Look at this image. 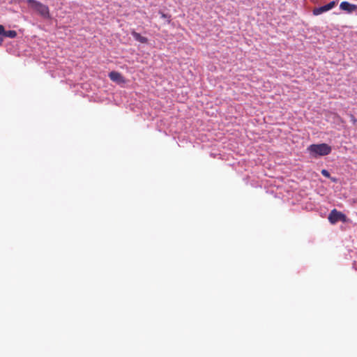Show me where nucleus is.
<instances>
[{"mask_svg":"<svg viewBox=\"0 0 357 357\" xmlns=\"http://www.w3.org/2000/svg\"><path fill=\"white\" fill-rule=\"evenodd\" d=\"M307 150L313 157L327 155L331 152V147L327 144H312Z\"/></svg>","mask_w":357,"mask_h":357,"instance_id":"1","label":"nucleus"},{"mask_svg":"<svg viewBox=\"0 0 357 357\" xmlns=\"http://www.w3.org/2000/svg\"><path fill=\"white\" fill-rule=\"evenodd\" d=\"M30 7L44 18H50V9L47 5L37 0H26Z\"/></svg>","mask_w":357,"mask_h":357,"instance_id":"2","label":"nucleus"},{"mask_svg":"<svg viewBox=\"0 0 357 357\" xmlns=\"http://www.w3.org/2000/svg\"><path fill=\"white\" fill-rule=\"evenodd\" d=\"M329 222L331 224H335L336 222L341 221L342 222H347V216L340 211L336 209H333L329 213L328 218Z\"/></svg>","mask_w":357,"mask_h":357,"instance_id":"3","label":"nucleus"},{"mask_svg":"<svg viewBox=\"0 0 357 357\" xmlns=\"http://www.w3.org/2000/svg\"><path fill=\"white\" fill-rule=\"evenodd\" d=\"M336 3L335 1H331L330 3L323 6H321V7H319V8H315L314 10H313V14L314 15H319L324 12H326L328 10H330L331 9H332L335 6Z\"/></svg>","mask_w":357,"mask_h":357,"instance_id":"4","label":"nucleus"},{"mask_svg":"<svg viewBox=\"0 0 357 357\" xmlns=\"http://www.w3.org/2000/svg\"><path fill=\"white\" fill-rule=\"evenodd\" d=\"M340 8L348 13H357V5L352 4L348 1H342L340 5Z\"/></svg>","mask_w":357,"mask_h":357,"instance_id":"5","label":"nucleus"},{"mask_svg":"<svg viewBox=\"0 0 357 357\" xmlns=\"http://www.w3.org/2000/svg\"><path fill=\"white\" fill-rule=\"evenodd\" d=\"M109 77L110 78L111 80H112L113 82H116L117 83H124L125 82L124 77L119 72H116V71L110 72L109 74Z\"/></svg>","mask_w":357,"mask_h":357,"instance_id":"6","label":"nucleus"},{"mask_svg":"<svg viewBox=\"0 0 357 357\" xmlns=\"http://www.w3.org/2000/svg\"><path fill=\"white\" fill-rule=\"evenodd\" d=\"M131 34L136 40L140 42L141 43H146L148 42L147 38L141 36L140 33L135 31H132L131 32Z\"/></svg>","mask_w":357,"mask_h":357,"instance_id":"7","label":"nucleus"},{"mask_svg":"<svg viewBox=\"0 0 357 357\" xmlns=\"http://www.w3.org/2000/svg\"><path fill=\"white\" fill-rule=\"evenodd\" d=\"M3 36L14 38L17 36V32L14 30L5 31Z\"/></svg>","mask_w":357,"mask_h":357,"instance_id":"8","label":"nucleus"},{"mask_svg":"<svg viewBox=\"0 0 357 357\" xmlns=\"http://www.w3.org/2000/svg\"><path fill=\"white\" fill-rule=\"evenodd\" d=\"M321 174L325 177L330 178V173L326 169H322Z\"/></svg>","mask_w":357,"mask_h":357,"instance_id":"9","label":"nucleus"},{"mask_svg":"<svg viewBox=\"0 0 357 357\" xmlns=\"http://www.w3.org/2000/svg\"><path fill=\"white\" fill-rule=\"evenodd\" d=\"M160 14H161V17H162V18H165V19H167H167H168V22H170V15H167V14H165V13H160Z\"/></svg>","mask_w":357,"mask_h":357,"instance_id":"10","label":"nucleus"},{"mask_svg":"<svg viewBox=\"0 0 357 357\" xmlns=\"http://www.w3.org/2000/svg\"><path fill=\"white\" fill-rule=\"evenodd\" d=\"M5 33V29L3 25L0 24V35L3 36Z\"/></svg>","mask_w":357,"mask_h":357,"instance_id":"11","label":"nucleus"},{"mask_svg":"<svg viewBox=\"0 0 357 357\" xmlns=\"http://www.w3.org/2000/svg\"><path fill=\"white\" fill-rule=\"evenodd\" d=\"M350 116H351V121H353V123H356L357 121H356V119H355L354 116L353 114H351V115H350Z\"/></svg>","mask_w":357,"mask_h":357,"instance_id":"12","label":"nucleus"},{"mask_svg":"<svg viewBox=\"0 0 357 357\" xmlns=\"http://www.w3.org/2000/svg\"><path fill=\"white\" fill-rule=\"evenodd\" d=\"M331 180H332L333 181H336V179H335V178H331Z\"/></svg>","mask_w":357,"mask_h":357,"instance_id":"13","label":"nucleus"}]
</instances>
